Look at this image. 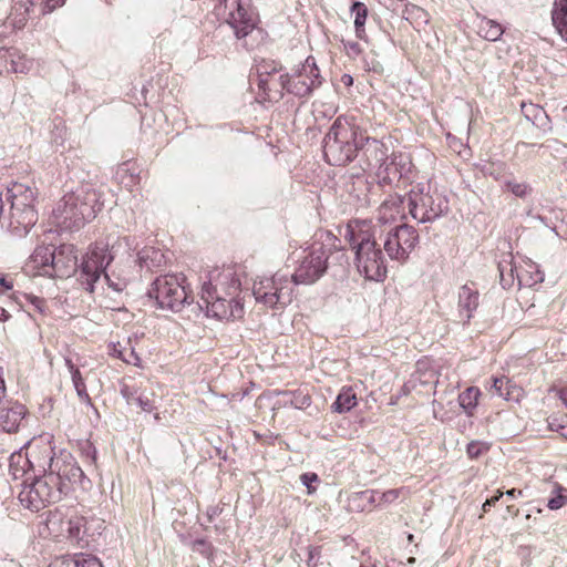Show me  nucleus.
<instances>
[{
    "instance_id": "26",
    "label": "nucleus",
    "mask_w": 567,
    "mask_h": 567,
    "mask_svg": "<svg viewBox=\"0 0 567 567\" xmlns=\"http://www.w3.org/2000/svg\"><path fill=\"white\" fill-rule=\"evenodd\" d=\"M476 29L477 34L487 41H497L504 33L498 22L486 17H477Z\"/></svg>"
},
{
    "instance_id": "9",
    "label": "nucleus",
    "mask_w": 567,
    "mask_h": 567,
    "mask_svg": "<svg viewBox=\"0 0 567 567\" xmlns=\"http://www.w3.org/2000/svg\"><path fill=\"white\" fill-rule=\"evenodd\" d=\"M148 296L156 300L159 308L173 311L181 310L185 303L192 301V296L185 286V277L182 274H167L157 277L148 290Z\"/></svg>"
},
{
    "instance_id": "17",
    "label": "nucleus",
    "mask_w": 567,
    "mask_h": 567,
    "mask_svg": "<svg viewBox=\"0 0 567 567\" xmlns=\"http://www.w3.org/2000/svg\"><path fill=\"white\" fill-rule=\"evenodd\" d=\"M359 153L364 163L363 169L374 172V169L385 159L388 148L383 143L369 137L363 130L360 134Z\"/></svg>"
},
{
    "instance_id": "24",
    "label": "nucleus",
    "mask_w": 567,
    "mask_h": 567,
    "mask_svg": "<svg viewBox=\"0 0 567 567\" xmlns=\"http://www.w3.org/2000/svg\"><path fill=\"white\" fill-rule=\"evenodd\" d=\"M492 395L502 398L506 401H518L522 389L512 384L506 377L493 378V383L488 389Z\"/></svg>"
},
{
    "instance_id": "54",
    "label": "nucleus",
    "mask_w": 567,
    "mask_h": 567,
    "mask_svg": "<svg viewBox=\"0 0 567 567\" xmlns=\"http://www.w3.org/2000/svg\"><path fill=\"white\" fill-rule=\"evenodd\" d=\"M109 349H110L111 355L122 360V357L125 352L124 346H122L120 342H116V343L112 342V343H110Z\"/></svg>"
},
{
    "instance_id": "11",
    "label": "nucleus",
    "mask_w": 567,
    "mask_h": 567,
    "mask_svg": "<svg viewBox=\"0 0 567 567\" xmlns=\"http://www.w3.org/2000/svg\"><path fill=\"white\" fill-rule=\"evenodd\" d=\"M329 249L322 243H313L298 257V266L290 277L293 285H309L317 281L327 270Z\"/></svg>"
},
{
    "instance_id": "25",
    "label": "nucleus",
    "mask_w": 567,
    "mask_h": 567,
    "mask_svg": "<svg viewBox=\"0 0 567 567\" xmlns=\"http://www.w3.org/2000/svg\"><path fill=\"white\" fill-rule=\"evenodd\" d=\"M70 513V511H63L62 508L50 512L47 518V527L53 537H65Z\"/></svg>"
},
{
    "instance_id": "51",
    "label": "nucleus",
    "mask_w": 567,
    "mask_h": 567,
    "mask_svg": "<svg viewBox=\"0 0 567 567\" xmlns=\"http://www.w3.org/2000/svg\"><path fill=\"white\" fill-rule=\"evenodd\" d=\"M405 13L415 19L422 20L424 23H427L429 21L427 13L420 7L412 6L411 8H406Z\"/></svg>"
},
{
    "instance_id": "13",
    "label": "nucleus",
    "mask_w": 567,
    "mask_h": 567,
    "mask_svg": "<svg viewBox=\"0 0 567 567\" xmlns=\"http://www.w3.org/2000/svg\"><path fill=\"white\" fill-rule=\"evenodd\" d=\"M215 10L233 28L237 38L246 37L256 27L257 16L250 9L249 0H220Z\"/></svg>"
},
{
    "instance_id": "58",
    "label": "nucleus",
    "mask_w": 567,
    "mask_h": 567,
    "mask_svg": "<svg viewBox=\"0 0 567 567\" xmlns=\"http://www.w3.org/2000/svg\"><path fill=\"white\" fill-rule=\"evenodd\" d=\"M0 223L2 226L8 227V217L7 214H4V204L2 199V193H0Z\"/></svg>"
},
{
    "instance_id": "38",
    "label": "nucleus",
    "mask_w": 567,
    "mask_h": 567,
    "mask_svg": "<svg viewBox=\"0 0 567 567\" xmlns=\"http://www.w3.org/2000/svg\"><path fill=\"white\" fill-rule=\"evenodd\" d=\"M68 529L65 537L72 538V539H79L82 529L84 527V518L82 516H79L74 512L70 513V518L68 520Z\"/></svg>"
},
{
    "instance_id": "15",
    "label": "nucleus",
    "mask_w": 567,
    "mask_h": 567,
    "mask_svg": "<svg viewBox=\"0 0 567 567\" xmlns=\"http://www.w3.org/2000/svg\"><path fill=\"white\" fill-rule=\"evenodd\" d=\"M43 445L47 453L45 458L49 461L50 474H55L59 477V486L62 489L64 488L63 480L71 484L83 485L85 475L74 457L65 452H62L59 456H53L50 442H43Z\"/></svg>"
},
{
    "instance_id": "46",
    "label": "nucleus",
    "mask_w": 567,
    "mask_h": 567,
    "mask_svg": "<svg viewBox=\"0 0 567 567\" xmlns=\"http://www.w3.org/2000/svg\"><path fill=\"white\" fill-rule=\"evenodd\" d=\"M72 378V382H73V385H74V389L78 393V395L80 396L81 400L83 401H89L90 398H89V394H87V391H86V385L84 383V380L81 375V372L80 371H74V375L71 377Z\"/></svg>"
},
{
    "instance_id": "18",
    "label": "nucleus",
    "mask_w": 567,
    "mask_h": 567,
    "mask_svg": "<svg viewBox=\"0 0 567 567\" xmlns=\"http://www.w3.org/2000/svg\"><path fill=\"white\" fill-rule=\"evenodd\" d=\"M408 158L403 155L392 154L391 157L385 156V159L374 169V175L379 184H391L399 181L408 171Z\"/></svg>"
},
{
    "instance_id": "19",
    "label": "nucleus",
    "mask_w": 567,
    "mask_h": 567,
    "mask_svg": "<svg viewBox=\"0 0 567 567\" xmlns=\"http://www.w3.org/2000/svg\"><path fill=\"white\" fill-rule=\"evenodd\" d=\"M402 204L401 196L390 195L378 208L373 225L381 229L394 227V224L404 217Z\"/></svg>"
},
{
    "instance_id": "4",
    "label": "nucleus",
    "mask_w": 567,
    "mask_h": 567,
    "mask_svg": "<svg viewBox=\"0 0 567 567\" xmlns=\"http://www.w3.org/2000/svg\"><path fill=\"white\" fill-rule=\"evenodd\" d=\"M101 206L97 193L82 185L60 199L52 212L53 223L65 230L80 228L95 218Z\"/></svg>"
},
{
    "instance_id": "45",
    "label": "nucleus",
    "mask_w": 567,
    "mask_h": 567,
    "mask_svg": "<svg viewBox=\"0 0 567 567\" xmlns=\"http://www.w3.org/2000/svg\"><path fill=\"white\" fill-rule=\"evenodd\" d=\"M258 71L260 72L259 75V87L262 90H271L272 86H275V79L271 76V72L276 71V68H272L271 71L268 70L267 65L259 66Z\"/></svg>"
},
{
    "instance_id": "62",
    "label": "nucleus",
    "mask_w": 567,
    "mask_h": 567,
    "mask_svg": "<svg viewBox=\"0 0 567 567\" xmlns=\"http://www.w3.org/2000/svg\"><path fill=\"white\" fill-rule=\"evenodd\" d=\"M65 364L68 367L69 372L71 373V377L74 375V371H80L74 363L70 359H65Z\"/></svg>"
},
{
    "instance_id": "40",
    "label": "nucleus",
    "mask_w": 567,
    "mask_h": 567,
    "mask_svg": "<svg viewBox=\"0 0 567 567\" xmlns=\"http://www.w3.org/2000/svg\"><path fill=\"white\" fill-rule=\"evenodd\" d=\"M73 567H103L99 558L87 554H76L72 557Z\"/></svg>"
},
{
    "instance_id": "12",
    "label": "nucleus",
    "mask_w": 567,
    "mask_h": 567,
    "mask_svg": "<svg viewBox=\"0 0 567 567\" xmlns=\"http://www.w3.org/2000/svg\"><path fill=\"white\" fill-rule=\"evenodd\" d=\"M382 230L384 235L381 243L388 257L404 262L419 243L416 229L410 225L401 224Z\"/></svg>"
},
{
    "instance_id": "16",
    "label": "nucleus",
    "mask_w": 567,
    "mask_h": 567,
    "mask_svg": "<svg viewBox=\"0 0 567 567\" xmlns=\"http://www.w3.org/2000/svg\"><path fill=\"white\" fill-rule=\"evenodd\" d=\"M121 393L128 404H135L145 412L155 409L154 392L144 382H136L132 378L124 379Z\"/></svg>"
},
{
    "instance_id": "10",
    "label": "nucleus",
    "mask_w": 567,
    "mask_h": 567,
    "mask_svg": "<svg viewBox=\"0 0 567 567\" xmlns=\"http://www.w3.org/2000/svg\"><path fill=\"white\" fill-rule=\"evenodd\" d=\"M62 487L55 474H45L30 484H24L19 493V501L25 508L38 512L60 499Z\"/></svg>"
},
{
    "instance_id": "5",
    "label": "nucleus",
    "mask_w": 567,
    "mask_h": 567,
    "mask_svg": "<svg viewBox=\"0 0 567 567\" xmlns=\"http://www.w3.org/2000/svg\"><path fill=\"white\" fill-rule=\"evenodd\" d=\"M361 128L346 118L338 117L323 140L326 161L334 166L346 165L359 154Z\"/></svg>"
},
{
    "instance_id": "64",
    "label": "nucleus",
    "mask_w": 567,
    "mask_h": 567,
    "mask_svg": "<svg viewBox=\"0 0 567 567\" xmlns=\"http://www.w3.org/2000/svg\"><path fill=\"white\" fill-rule=\"evenodd\" d=\"M368 69L374 72H380L382 68L378 62L372 61L371 64H368Z\"/></svg>"
},
{
    "instance_id": "41",
    "label": "nucleus",
    "mask_w": 567,
    "mask_h": 567,
    "mask_svg": "<svg viewBox=\"0 0 567 567\" xmlns=\"http://www.w3.org/2000/svg\"><path fill=\"white\" fill-rule=\"evenodd\" d=\"M556 495L548 499L547 506L551 511L561 508L567 503V488L561 486L555 487Z\"/></svg>"
},
{
    "instance_id": "37",
    "label": "nucleus",
    "mask_w": 567,
    "mask_h": 567,
    "mask_svg": "<svg viewBox=\"0 0 567 567\" xmlns=\"http://www.w3.org/2000/svg\"><path fill=\"white\" fill-rule=\"evenodd\" d=\"M522 110L525 116L538 126L544 125V121L548 118L546 112L538 105L523 104Z\"/></svg>"
},
{
    "instance_id": "55",
    "label": "nucleus",
    "mask_w": 567,
    "mask_h": 567,
    "mask_svg": "<svg viewBox=\"0 0 567 567\" xmlns=\"http://www.w3.org/2000/svg\"><path fill=\"white\" fill-rule=\"evenodd\" d=\"M13 288L12 280L8 279L3 275L0 274V292L9 291Z\"/></svg>"
},
{
    "instance_id": "8",
    "label": "nucleus",
    "mask_w": 567,
    "mask_h": 567,
    "mask_svg": "<svg viewBox=\"0 0 567 567\" xmlns=\"http://www.w3.org/2000/svg\"><path fill=\"white\" fill-rule=\"evenodd\" d=\"M408 208L417 223H432L449 210L445 196L432 190L429 184L417 183L408 194Z\"/></svg>"
},
{
    "instance_id": "44",
    "label": "nucleus",
    "mask_w": 567,
    "mask_h": 567,
    "mask_svg": "<svg viewBox=\"0 0 567 567\" xmlns=\"http://www.w3.org/2000/svg\"><path fill=\"white\" fill-rule=\"evenodd\" d=\"M505 186L507 190L522 198L529 195L532 192L530 186L524 182L507 181Z\"/></svg>"
},
{
    "instance_id": "53",
    "label": "nucleus",
    "mask_w": 567,
    "mask_h": 567,
    "mask_svg": "<svg viewBox=\"0 0 567 567\" xmlns=\"http://www.w3.org/2000/svg\"><path fill=\"white\" fill-rule=\"evenodd\" d=\"M515 271H516V276H517V279L519 280V282H522V281H524V280H525L527 284H529V281H528V280H526V279L523 277V274H522L517 268H515ZM543 280H544V275H543L540 271L536 270L535 276H533V277L530 278V285H532V284L542 282Z\"/></svg>"
},
{
    "instance_id": "60",
    "label": "nucleus",
    "mask_w": 567,
    "mask_h": 567,
    "mask_svg": "<svg viewBox=\"0 0 567 567\" xmlns=\"http://www.w3.org/2000/svg\"><path fill=\"white\" fill-rule=\"evenodd\" d=\"M557 395H558L559 400L563 402V404L565 405V408H567V390L566 389L558 390Z\"/></svg>"
},
{
    "instance_id": "43",
    "label": "nucleus",
    "mask_w": 567,
    "mask_h": 567,
    "mask_svg": "<svg viewBox=\"0 0 567 567\" xmlns=\"http://www.w3.org/2000/svg\"><path fill=\"white\" fill-rule=\"evenodd\" d=\"M491 445L483 441H472L467 444L466 453L470 458H478L483 454L487 453Z\"/></svg>"
},
{
    "instance_id": "42",
    "label": "nucleus",
    "mask_w": 567,
    "mask_h": 567,
    "mask_svg": "<svg viewBox=\"0 0 567 567\" xmlns=\"http://www.w3.org/2000/svg\"><path fill=\"white\" fill-rule=\"evenodd\" d=\"M481 172L485 176H491L495 181H501L504 176L505 165L503 163H486L482 166Z\"/></svg>"
},
{
    "instance_id": "14",
    "label": "nucleus",
    "mask_w": 567,
    "mask_h": 567,
    "mask_svg": "<svg viewBox=\"0 0 567 567\" xmlns=\"http://www.w3.org/2000/svg\"><path fill=\"white\" fill-rule=\"evenodd\" d=\"M281 89L296 96L309 95L321 85V76L313 58L309 56L291 75L282 74L276 80Z\"/></svg>"
},
{
    "instance_id": "2",
    "label": "nucleus",
    "mask_w": 567,
    "mask_h": 567,
    "mask_svg": "<svg viewBox=\"0 0 567 567\" xmlns=\"http://www.w3.org/2000/svg\"><path fill=\"white\" fill-rule=\"evenodd\" d=\"M240 279L233 266L214 268L208 272V280L202 287V300L207 315L218 319L240 318L244 308L237 296Z\"/></svg>"
},
{
    "instance_id": "32",
    "label": "nucleus",
    "mask_w": 567,
    "mask_h": 567,
    "mask_svg": "<svg viewBox=\"0 0 567 567\" xmlns=\"http://www.w3.org/2000/svg\"><path fill=\"white\" fill-rule=\"evenodd\" d=\"M34 14L30 4L25 7L24 4H18L13 8V11L8 16L6 20V24L12 27L13 29H21L25 25L28 18L30 14Z\"/></svg>"
},
{
    "instance_id": "47",
    "label": "nucleus",
    "mask_w": 567,
    "mask_h": 567,
    "mask_svg": "<svg viewBox=\"0 0 567 567\" xmlns=\"http://www.w3.org/2000/svg\"><path fill=\"white\" fill-rule=\"evenodd\" d=\"M13 48L0 49V74L10 73V60L12 59Z\"/></svg>"
},
{
    "instance_id": "6",
    "label": "nucleus",
    "mask_w": 567,
    "mask_h": 567,
    "mask_svg": "<svg viewBox=\"0 0 567 567\" xmlns=\"http://www.w3.org/2000/svg\"><path fill=\"white\" fill-rule=\"evenodd\" d=\"M35 197L37 190L29 184L16 182L6 189V200L10 204L8 228L18 236L27 234L38 220Z\"/></svg>"
},
{
    "instance_id": "49",
    "label": "nucleus",
    "mask_w": 567,
    "mask_h": 567,
    "mask_svg": "<svg viewBox=\"0 0 567 567\" xmlns=\"http://www.w3.org/2000/svg\"><path fill=\"white\" fill-rule=\"evenodd\" d=\"M342 42L344 45V50L350 58L355 59L357 56H359L361 54L362 49L358 42L344 41V40Z\"/></svg>"
},
{
    "instance_id": "34",
    "label": "nucleus",
    "mask_w": 567,
    "mask_h": 567,
    "mask_svg": "<svg viewBox=\"0 0 567 567\" xmlns=\"http://www.w3.org/2000/svg\"><path fill=\"white\" fill-rule=\"evenodd\" d=\"M352 13H354V27L355 33L359 39L364 38V24L367 20L368 10L367 7L361 2H354L351 7Z\"/></svg>"
},
{
    "instance_id": "59",
    "label": "nucleus",
    "mask_w": 567,
    "mask_h": 567,
    "mask_svg": "<svg viewBox=\"0 0 567 567\" xmlns=\"http://www.w3.org/2000/svg\"><path fill=\"white\" fill-rule=\"evenodd\" d=\"M31 302L40 311H44V300L39 297H31Z\"/></svg>"
},
{
    "instance_id": "1",
    "label": "nucleus",
    "mask_w": 567,
    "mask_h": 567,
    "mask_svg": "<svg viewBox=\"0 0 567 567\" xmlns=\"http://www.w3.org/2000/svg\"><path fill=\"white\" fill-rule=\"evenodd\" d=\"M384 231L372 220L348 223L344 237L354 250V264L360 275L372 281H383L388 275L385 251L381 248Z\"/></svg>"
},
{
    "instance_id": "33",
    "label": "nucleus",
    "mask_w": 567,
    "mask_h": 567,
    "mask_svg": "<svg viewBox=\"0 0 567 567\" xmlns=\"http://www.w3.org/2000/svg\"><path fill=\"white\" fill-rule=\"evenodd\" d=\"M10 61V73L25 74L33 66V61L17 49H13L12 59Z\"/></svg>"
},
{
    "instance_id": "28",
    "label": "nucleus",
    "mask_w": 567,
    "mask_h": 567,
    "mask_svg": "<svg viewBox=\"0 0 567 567\" xmlns=\"http://www.w3.org/2000/svg\"><path fill=\"white\" fill-rule=\"evenodd\" d=\"M551 19L556 30L567 41V0H555Z\"/></svg>"
},
{
    "instance_id": "22",
    "label": "nucleus",
    "mask_w": 567,
    "mask_h": 567,
    "mask_svg": "<svg viewBox=\"0 0 567 567\" xmlns=\"http://www.w3.org/2000/svg\"><path fill=\"white\" fill-rule=\"evenodd\" d=\"M27 414L24 405L18 402H9L0 408V430L7 433L18 431Z\"/></svg>"
},
{
    "instance_id": "21",
    "label": "nucleus",
    "mask_w": 567,
    "mask_h": 567,
    "mask_svg": "<svg viewBox=\"0 0 567 567\" xmlns=\"http://www.w3.org/2000/svg\"><path fill=\"white\" fill-rule=\"evenodd\" d=\"M52 261L54 249L50 246H38L25 264V268L32 275L52 277Z\"/></svg>"
},
{
    "instance_id": "20",
    "label": "nucleus",
    "mask_w": 567,
    "mask_h": 567,
    "mask_svg": "<svg viewBox=\"0 0 567 567\" xmlns=\"http://www.w3.org/2000/svg\"><path fill=\"white\" fill-rule=\"evenodd\" d=\"M78 269V256L73 245H61L54 249L52 277H70Z\"/></svg>"
},
{
    "instance_id": "27",
    "label": "nucleus",
    "mask_w": 567,
    "mask_h": 567,
    "mask_svg": "<svg viewBox=\"0 0 567 567\" xmlns=\"http://www.w3.org/2000/svg\"><path fill=\"white\" fill-rule=\"evenodd\" d=\"M377 489H365L353 493L349 498V507L351 511L363 512L370 507H375Z\"/></svg>"
},
{
    "instance_id": "29",
    "label": "nucleus",
    "mask_w": 567,
    "mask_h": 567,
    "mask_svg": "<svg viewBox=\"0 0 567 567\" xmlns=\"http://www.w3.org/2000/svg\"><path fill=\"white\" fill-rule=\"evenodd\" d=\"M357 403V395L352 388H342L332 404V410L337 413H346L352 410Z\"/></svg>"
},
{
    "instance_id": "31",
    "label": "nucleus",
    "mask_w": 567,
    "mask_h": 567,
    "mask_svg": "<svg viewBox=\"0 0 567 567\" xmlns=\"http://www.w3.org/2000/svg\"><path fill=\"white\" fill-rule=\"evenodd\" d=\"M164 255L154 247H145L138 252V262L141 267L148 270L159 267L163 264Z\"/></svg>"
},
{
    "instance_id": "57",
    "label": "nucleus",
    "mask_w": 567,
    "mask_h": 567,
    "mask_svg": "<svg viewBox=\"0 0 567 567\" xmlns=\"http://www.w3.org/2000/svg\"><path fill=\"white\" fill-rule=\"evenodd\" d=\"M503 496V492L501 491H497V494L492 497V498H488L485 501V503L483 504V511L486 512L488 507L493 506L496 504V502Z\"/></svg>"
},
{
    "instance_id": "39",
    "label": "nucleus",
    "mask_w": 567,
    "mask_h": 567,
    "mask_svg": "<svg viewBox=\"0 0 567 567\" xmlns=\"http://www.w3.org/2000/svg\"><path fill=\"white\" fill-rule=\"evenodd\" d=\"M403 493L404 488H393L385 492L378 491L375 506H384L391 504L395 502Z\"/></svg>"
},
{
    "instance_id": "50",
    "label": "nucleus",
    "mask_w": 567,
    "mask_h": 567,
    "mask_svg": "<svg viewBox=\"0 0 567 567\" xmlns=\"http://www.w3.org/2000/svg\"><path fill=\"white\" fill-rule=\"evenodd\" d=\"M81 451H82L83 455L86 457V461L89 462V464L93 465L96 460L95 447L90 442H85L82 444Z\"/></svg>"
},
{
    "instance_id": "35",
    "label": "nucleus",
    "mask_w": 567,
    "mask_h": 567,
    "mask_svg": "<svg viewBox=\"0 0 567 567\" xmlns=\"http://www.w3.org/2000/svg\"><path fill=\"white\" fill-rule=\"evenodd\" d=\"M137 340H138V337L136 334L127 338L126 344L128 347H124L125 352L122 357V361H124L127 364H132V365L141 368L142 360L136 352Z\"/></svg>"
},
{
    "instance_id": "36",
    "label": "nucleus",
    "mask_w": 567,
    "mask_h": 567,
    "mask_svg": "<svg viewBox=\"0 0 567 567\" xmlns=\"http://www.w3.org/2000/svg\"><path fill=\"white\" fill-rule=\"evenodd\" d=\"M64 0H28L32 12L37 16L50 13L55 8L62 6Z\"/></svg>"
},
{
    "instance_id": "48",
    "label": "nucleus",
    "mask_w": 567,
    "mask_h": 567,
    "mask_svg": "<svg viewBox=\"0 0 567 567\" xmlns=\"http://www.w3.org/2000/svg\"><path fill=\"white\" fill-rule=\"evenodd\" d=\"M320 547H308V558H307V566L308 567H317L320 560Z\"/></svg>"
},
{
    "instance_id": "30",
    "label": "nucleus",
    "mask_w": 567,
    "mask_h": 567,
    "mask_svg": "<svg viewBox=\"0 0 567 567\" xmlns=\"http://www.w3.org/2000/svg\"><path fill=\"white\" fill-rule=\"evenodd\" d=\"M481 391L476 386H470L458 395V404L466 415L472 416L476 410Z\"/></svg>"
},
{
    "instance_id": "23",
    "label": "nucleus",
    "mask_w": 567,
    "mask_h": 567,
    "mask_svg": "<svg viewBox=\"0 0 567 567\" xmlns=\"http://www.w3.org/2000/svg\"><path fill=\"white\" fill-rule=\"evenodd\" d=\"M478 307V291L464 285L458 292V311L461 318L467 322Z\"/></svg>"
},
{
    "instance_id": "61",
    "label": "nucleus",
    "mask_w": 567,
    "mask_h": 567,
    "mask_svg": "<svg viewBox=\"0 0 567 567\" xmlns=\"http://www.w3.org/2000/svg\"><path fill=\"white\" fill-rule=\"evenodd\" d=\"M38 446L37 442H29L25 449V457L32 455L34 453L35 447Z\"/></svg>"
},
{
    "instance_id": "52",
    "label": "nucleus",
    "mask_w": 567,
    "mask_h": 567,
    "mask_svg": "<svg viewBox=\"0 0 567 567\" xmlns=\"http://www.w3.org/2000/svg\"><path fill=\"white\" fill-rule=\"evenodd\" d=\"M300 480L308 488V493H312L311 484L318 481V476L315 473H305L300 476Z\"/></svg>"
},
{
    "instance_id": "3",
    "label": "nucleus",
    "mask_w": 567,
    "mask_h": 567,
    "mask_svg": "<svg viewBox=\"0 0 567 567\" xmlns=\"http://www.w3.org/2000/svg\"><path fill=\"white\" fill-rule=\"evenodd\" d=\"M115 244L113 236H107L105 240L96 241L90 246L86 254L83 256L80 265V280L90 292L106 285L115 292L123 291L128 281L127 267H123V276H116L115 271L107 272V266L113 261L114 255L112 249Z\"/></svg>"
},
{
    "instance_id": "7",
    "label": "nucleus",
    "mask_w": 567,
    "mask_h": 567,
    "mask_svg": "<svg viewBox=\"0 0 567 567\" xmlns=\"http://www.w3.org/2000/svg\"><path fill=\"white\" fill-rule=\"evenodd\" d=\"M293 286L287 274L258 276L252 282V296L262 308L282 310L292 302Z\"/></svg>"
},
{
    "instance_id": "63",
    "label": "nucleus",
    "mask_w": 567,
    "mask_h": 567,
    "mask_svg": "<svg viewBox=\"0 0 567 567\" xmlns=\"http://www.w3.org/2000/svg\"><path fill=\"white\" fill-rule=\"evenodd\" d=\"M9 318H10V313L4 308H0V322H4Z\"/></svg>"
},
{
    "instance_id": "56",
    "label": "nucleus",
    "mask_w": 567,
    "mask_h": 567,
    "mask_svg": "<svg viewBox=\"0 0 567 567\" xmlns=\"http://www.w3.org/2000/svg\"><path fill=\"white\" fill-rule=\"evenodd\" d=\"M50 567H73L72 557H65L54 561Z\"/></svg>"
}]
</instances>
